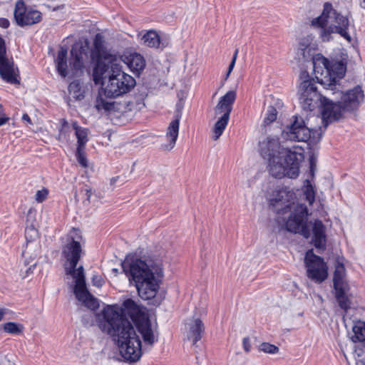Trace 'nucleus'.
<instances>
[{"mask_svg":"<svg viewBox=\"0 0 365 365\" xmlns=\"http://www.w3.org/2000/svg\"><path fill=\"white\" fill-rule=\"evenodd\" d=\"M340 79L337 78L331 86L323 85L327 91H332L333 95L341 97L340 101L334 103L333 100L318 93L314 78L309 76L307 71H302L300 73L301 83L298 88V96L302 108L305 110L312 111L320 106L324 127L340 119L344 112L356 109L364 101V92L359 86L346 93L341 92L337 87V83Z\"/></svg>","mask_w":365,"mask_h":365,"instance_id":"nucleus-1","label":"nucleus"},{"mask_svg":"<svg viewBox=\"0 0 365 365\" xmlns=\"http://www.w3.org/2000/svg\"><path fill=\"white\" fill-rule=\"evenodd\" d=\"M99 329L113 338L124 361L136 362L142 356V342L133 322L126 320L111 308L101 317Z\"/></svg>","mask_w":365,"mask_h":365,"instance_id":"nucleus-2","label":"nucleus"},{"mask_svg":"<svg viewBox=\"0 0 365 365\" xmlns=\"http://www.w3.org/2000/svg\"><path fill=\"white\" fill-rule=\"evenodd\" d=\"M130 282H134L139 296L143 299L153 298L163 276V260L157 255L143 258L126 257L121 263Z\"/></svg>","mask_w":365,"mask_h":365,"instance_id":"nucleus-3","label":"nucleus"},{"mask_svg":"<svg viewBox=\"0 0 365 365\" xmlns=\"http://www.w3.org/2000/svg\"><path fill=\"white\" fill-rule=\"evenodd\" d=\"M83 242L80 230L72 228L68 234L67 242L62 248V255L66 262L65 272L75 280L73 293L76 299L88 308L95 309L98 307V303L86 287L84 269L83 266L76 268L81 255L84 253L82 249Z\"/></svg>","mask_w":365,"mask_h":365,"instance_id":"nucleus-4","label":"nucleus"},{"mask_svg":"<svg viewBox=\"0 0 365 365\" xmlns=\"http://www.w3.org/2000/svg\"><path fill=\"white\" fill-rule=\"evenodd\" d=\"M317 46L303 38L299 44L297 56L302 63H307L313 68L317 81L325 86H331L337 78H343L346 73L345 65L339 61L330 63L327 58L320 53H315Z\"/></svg>","mask_w":365,"mask_h":365,"instance_id":"nucleus-5","label":"nucleus"},{"mask_svg":"<svg viewBox=\"0 0 365 365\" xmlns=\"http://www.w3.org/2000/svg\"><path fill=\"white\" fill-rule=\"evenodd\" d=\"M295 194L287 189L276 191L270 199V205L279 214L289 212L285 222L286 229L291 232L300 234L304 238L310 237L308 226V209L306 205L295 202Z\"/></svg>","mask_w":365,"mask_h":365,"instance_id":"nucleus-6","label":"nucleus"},{"mask_svg":"<svg viewBox=\"0 0 365 365\" xmlns=\"http://www.w3.org/2000/svg\"><path fill=\"white\" fill-rule=\"evenodd\" d=\"M93 81L101 84L105 96L116 98L128 93L135 86V80L125 73L118 61L108 66L99 64L93 68Z\"/></svg>","mask_w":365,"mask_h":365,"instance_id":"nucleus-7","label":"nucleus"},{"mask_svg":"<svg viewBox=\"0 0 365 365\" xmlns=\"http://www.w3.org/2000/svg\"><path fill=\"white\" fill-rule=\"evenodd\" d=\"M310 26L318 32L319 38L324 42L331 40L333 34H339L348 42L351 41V37L348 32V17L336 11L329 2L324 3L322 13L311 21Z\"/></svg>","mask_w":365,"mask_h":365,"instance_id":"nucleus-8","label":"nucleus"},{"mask_svg":"<svg viewBox=\"0 0 365 365\" xmlns=\"http://www.w3.org/2000/svg\"><path fill=\"white\" fill-rule=\"evenodd\" d=\"M82 50V47L80 49L72 48L68 63L67 48L61 47L54 62L56 71L62 78L69 76L71 77L78 76L83 73L84 65Z\"/></svg>","mask_w":365,"mask_h":365,"instance_id":"nucleus-9","label":"nucleus"},{"mask_svg":"<svg viewBox=\"0 0 365 365\" xmlns=\"http://www.w3.org/2000/svg\"><path fill=\"white\" fill-rule=\"evenodd\" d=\"M259 151L261 156L268 161L269 171L272 176H279L283 173L281 165L276 164L282 155L284 148L276 136L269 135L259 143Z\"/></svg>","mask_w":365,"mask_h":365,"instance_id":"nucleus-10","label":"nucleus"},{"mask_svg":"<svg viewBox=\"0 0 365 365\" xmlns=\"http://www.w3.org/2000/svg\"><path fill=\"white\" fill-rule=\"evenodd\" d=\"M236 92L230 91L225 95L222 96L215 108V117H218V120L215 123L213 128V137L217 140L222 134L225 129L230 115L232 109V105L236 99Z\"/></svg>","mask_w":365,"mask_h":365,"instance_id":"nucleus-11","label":"nucleus"},{"mask_svg":"<svg viewBox=\"0 0 365 365\" xmlns=\"http://www.w3.org/2000/svg\"><path fill=\"white\" fill-rule=\"evenodd\" d=\"M317 130L307 127L302 118L294 116L293 122L282 131V137L286 140L307 142L311 140L312 142H314L312 135Z\"/></svg>","mask_w":365,"mask_h":365,"instance_id":"nucleus-12","label":"nucleus"},{"mask_svg":"<svg viewBox=\"0 0 365 365\" xmlns=\"http://www.w3.org/2000/svg\"><path fill=\"white\" fill-rule=\"evenodd\" d=\"M307 277L316 283L323 282L328 277V267L323 258L309 250L304 257Z\"/></svg>","mask_w":365,"mask_h":365,"instance_id":"nucleus-13","label":"nucleus"},{"mask_svg":"<svg viewBox=\"0 0 365 365\" xmlns=\"http://www.w3.org/2000/svg\"><path fill=\"white\" fill-rule=\"evenodd\" d=\"M0 76L6 83L19 84V71L12 58L6 56L5 43L0 37Z\"/></svg>","mask_w":365,"mask_h":365,"instance_id":"nucleus-14","label":"nucleus"},{"mask_svg":"<svg viewBox=\"0 0 365 365\" xmlns=\"http://www.w3.org/2000/svg\"><path fill=\"white\" fill-rule=\"evenodd\" d=\"M302 158V153L295 150L284 148V155H282L276 164L282 167L283 173L279 176H274L277 178H282L287 176L290 178H295L299 173V162Z\"/></svg>","mask_w":365,"mask_h":365,"instance_id":"nucleus-15","label":"nucleus"},{"mask_svg":"<svg viewBox=\"0 0 365 365\" xmlns=\"http://www.w3.org/2000/svg\"><path fill=\"white\" fill-rule=\"evenodd\" d=\"M91 57L92 60L96 61V63L94 68H97L101 63L108 66L119 60L117 54L106 48L103 37L100 34H96L94 38Z\"/></svg>","mask_w":365,"mask_h":365,"instance_id":"nucleus-16","label":"nucleus"},{"mask_svg":"<svg viewBox=\"0 0 365 365\" xmlns=\"http://www.w3.org/2000/svg\"><path fill=\"white\" fill-rule=\"evenodd\" d=\"M14 18L16 24L20 26H31L41 21V14L32 9H27L24 2L19 0L14 9Z\"/></svg>","mask_w":365,"mask_h":365,"instance_id":"nucleus-17","label":"nucleus"},{"mask_svg":"<svg viewBox=\"0 0 365 365\" xmlns=\"http://www.w3.org/2000/svg\"><path fill=\"white\" fill-rule=\"evenodd\" d=\"M111 308L118 312L123 319L130 320L131 322L140 314V310L136 303L131 299L125 300L121 307L115 305H108L103 308V309L96 315V322L99 327V322L101 321L100 317L103 315L107 309Z\"/></svg>","mask_w":365,"mask_h":365,"instance_id":"nucleus-18","label":"nucleus"},{"mask_svg":"<svg viewBox=\"0 0 365 365\" xmlns=\"http://www.w3.org/2000/svg\"><path fill=\"white\" fill-rule=\"evenodd\" d=\"M311 231L310 237H312L311 242L316 249L324 250L327 245V234L326 227L319 220H315L313 222H310Z\"/></svg>","mask_w":365,"mask_h":365,"instance_id":"nucleus-19","label":"nucleus"},{"mask_svg":"<svg viewBox=\"0 0 365 365\" xmlns=\"http://www.w3.org/2000/svg\"><path fill=\"white\" fill-rule=\"evenodd\" d=\"M187 339L195 344L201 339L205 331V327L199 318H192L187 320L185 324Z\"/></svg>","mask_w":365,"mask_h":365,"instance_id":"nucleus-20","label":"nucleus"},{"mask_svg":"<svg viewBox=\"0 0 365 365\" xmlns=\"http://www.w3.org/2000/svg\"><path fill=\"white\" fill-rule=\"evenodd\" d=\"M180 117V111H178V114L176 115L175 119H174L170 123L167 128V132L165 135L167 143L162 145V148L165 150H171L175 145L179 133Z\"/></svg>","mask_w":365,"mask_h":365,"instance_id":"nucleus-21","label":"nucleus"},{"mask_svg":"<svg viewBox=\"0 0 365 365\" xmlns=\"http://www.w3.org/2000/svg\"><path fill=\"white\" fill-rule=\"evenodd\" d=\"M118 58L119 62L120 61L124 62L133 73H139L145 66L144 58L137 53H124Z\"/></svg>","mask_w":365,"mask_h":365,"instance_id":"nucleus-22","label":"nucleus"},{"mask_svg":"<svg viewBox=\"0 0 365 365\" xmlns=\"http://www.w3.org/2000/svg\"><path fill=\"white\" fill-rule=\"evenodd\" d=\"M137 327L138 331L143 336L144 342L151 346L153 345V344L157 341V338L152 329L149 319H145L143 317L139 323H138Z\"/></svg>","mask_w":365,"mask_h":365,"instance_id":"nucleus-23","label":"nucleus"},{"mask_svg":"<svg viewBox=\"0 0 365 365\" xmlns=\"http://www.w3.org/2000/svg\"><path fill=\"white\" fill-rule=\"evenodd\" d=\"M41 253V245L40 242L26 244L22 252V256L26 264H29L36 259Z\"/></svg>","mask_w":365,"mask_h":365,"instance_id":"nucleus-24","label":"nucleus"},{"mask_svg":"<svg viewBox=\"0 0 365 365\" xmlns=\"http://www.w3.org/2000/svg\"><path fill=\"white\" fill-rule=\"evenodd\" d=\"M72 127L77 138V148H86V143L88 142L89 130L81 127L76 121L73 122Z\"/></svg>","mask_w":365,"mask_h":365,"instance_id":"nucleus-25","label":"nucleus"},{"mask_svg":"<svg viewBox=\"0 0 365 365\" xmlns=\"http://www.w3.org/2000/svg\"><path fill=\"white\" fill-rule=\"evenodd\" d=\"M345 271L346 269L343 263L336 260L333 277L334 289H339L344 287V278L345 277Z\"/></svg>","mask_w":365,"mask_h":365,"instance_id":"nucleus-26","label":"nucleus"},{"mask_svg":"<svg viewBox=\"0 0 365 365\" xmlns=\"http://www.w3.org/2000/svg\"><path fill=\"white\" fill-rule=\"evenodd\" d=\"M141 40L145 46L150 48H158L160 43L158 34L154 31H148Z\"/></svg>","mask_w":365,"mask_h":365,"instance_id":"nucleus-27","label":"nucleus"},{"mask_svg":"<svg viewBox=\"0 0 365 365\" xmlns=\"http://www.w3.org/2000/svg\"><path fill=\"white\" fill-rule=\"evenodd\" d=\"M69 94L76 101H81L84 98V91L78 80L72 81L68 86Z\"/></svg>","mask_w":365,"mask_h":365,"instance_id":"nucleus-28","label":"nucleus"},{"mask_svg":"<svg viewBox=\"0 0 365 365\" xmlns=\"http://www.w3.org/2000/svg\"><path fill=\"white\" fill-rule=\"evenodd\" d=\"M336 298L339 307L344 311H347L350 307V301L344 292V287L339 289H335Z\"/></svg>","mask_w":365,"mask_h":365,"instance_id":"nucleus-29","label":"nucleus"},{"mask_svg":"<svg viewBox=\"0 0 365 365\" xmlns=\"http://www.w3.org/2000/svg\"><path fill=\"white\" fill-rule=\"evenodd\" d=\"M95 107L98 111L110 112L115 108V104L100 96L96 98Z\"/></svg>","mask_w":365,"mask_h":365,"instance_id":"nucleus-30","label":"nucleus"},{"mask_svg":"<svg viewBox=\"0 0 365 365\" xmlns=\"http://www.w3.org/2000/svg\"><path fill=\"white\" fill-rule=\"evenodd\" d=\"M26 244L40 242L38 232L33 225L27 226L25 230Z\"/></svg>","mask_w":365,"mask_h":365,"instance_id":"nucleus-31","label":"nucleus"},{"mask_svg":"<svg viewBox=\"0 0 365 365\" xmlns=\"http://www.w3.org/2000/svg\"><path fill=\"white\" fill-rule=\"evenodd\" d=\"M5 332L11 334H19L23 331V327L15 322H6L3 324Z\"/></svg>","mask_w":365,"mask_h":365,"instance_id":"nucleus-32","label":"nucleus"},{"mask_svg":"<svg viewBox=\"0 0 365 365\" xmlns=\"http://www.w3.org/2000/svg\"><path fill=\"white\" fill-rule=\"evenodd\" d=\"M306 185L304 189V195L309 205H312L315 200V192L309 180H306Z\"/></svg>","mask_w":365,"mask_h":365,"instance_id":"nucleus-33","label":"nucleus"},{"mask_svg":"<svg viewBox=\"0 0 365 365\" xmlns=\"http://www.w3.org/2000/svg\"><path fill=\"white\" fill-rule=\"evenodd\" d=\"M259 351H263L266 354H274L279 352V349L274 344L268 342H263L259 344Z\"/></svg>","mask_w":365,"mask_h":365,"instance_id":"nucleus-34","label":"nucleus"},{"mask_svg":"<svg viewBox=\"0 0 365 365\" xmlns=\"http://www.w3.org/2000/svg\"><path fill=\"white\" fill-rule=\"evenodd\" d=\"M86 148H76V157L78 163L83 168L88 167V160L86 156Z\"/></svg>","mask_w":365,"mask_h":365,"instance_id":"nucleus-35","label":"nucleus"},{"mask_svg":"<svg viewBox=\"0 0 365 365\" xmlns=\"http://www.w3.org/2000/svg\"><path fill=\"white\" fill-rule=\"evenodd\" d=\"M277 109L273 106L269 107L267 109L266 117L264 118V123L269 124V123H271L275 121V120L277 119Z\"/></svg>","mask_w":365,"mask_h":365,"instance_id":"nucleus-36","label":"nucleus"},{"mask_svg":"<svg viewBox=\"0 0 365 365\" xmlns=\"http://www.w3.org/2000/svg\"><path fill=\"white\" fill-rule=\"evenodd\" d=\"M68 129V123L67 121L63 120L62 123L61 128L59 130V133L58 135L57 139L59 141H65L67 140L68 136L66 135L67 130Z\"/></svg>","mask_w":365,"mask_h":365,"instance_id":"nucleus-37","label":"nucleus"},{"mask_svg":"<svg viewBox=\"0 0 365 365\" xmlns=\"http://www.w3.org/2000/svg\"><path fill=\"white\" fill-rule=\"evenodd\" d=\"M48 190L46 188H43L38 190L35 195V200L38 202H43L48 197Z\"/></svg>","mask_w":365,"mask_h":365,"instance_id":"nucleus-38","label":"nucleus"},{"mask_svg":"<svg viewBox=\"0 0 365 365\" xmlns=\"http://www.w3.org/2000/svg\"><path fill=\"white\" fill-rule=\"evenodd\" d=\"M81 192L85 196V200H83L84 203H90L91 202V197L92 195V190L91 187L86 186L84 188H82L81 190Z\"/></svg>","mask_w":365,"mask_h":365,"instance_id":"nucleus-39","label":"nucleus"},{"mask_svg":"<svg viewBox=\"0 0 365 365\" xmlns=\"http://www.w3.org/2000/svg\"><path fill=\"white\" fill-rule=\"evenodd\" d=\"M9 120V118L6 117L3 106L0 104V126L6 123Z\"/></svg>","mask_w":365,"mask_h":365,"instance_id":"nucleus-40","label":"nucleus"},{"mask_svg":"<svg viewBox=\"0 0 365 365\" xmlns=\"http://www.w3.org/2000/svg\"><path fill=\"white\" fill-rule=\"evenodd\" d=\"M242 345L244 350L248 353L251 349L250 339L249 337H245L242 340Z\"/></svg>","mask_w":365,"mask_h":365,"instance_id":"nucleus-41","label":"nucleus"},{"mask_svg":"<svg viewBox=\"0 0 365 365\" xmlns=\"http://www.w3.org/2000/svg\"><path fill=\"white\" fill-rule=\"evenodd\" d=\"M92 282L93 283V285L100 287L103 284V280L101 276L95 275L92 278Z\"/></svg>","mask_w":365,"mask_h":365,"instance_id":"nucleus-42","label":"nucleus"},{"mask_svg":"<svg viewBox=\"0 0 365 365\" xmlns=\"http://www.w3.org/2000/svg\"><path fill=\"white\" fill-rule=\"evenodd\" d=\"M235 63H236V61H232V60L231 61V62H230V65L228 66V69H227V73H226L225 77V81H226L229 78L230 73H232V70H233V68H234V67L235 66Z\"/></svg>","mask_w":365,"mask_h":365,"instance_id":"nucleus-43","label":"nucleus"},{"mask_svg":"<svg viewBox=\"0 0 365 365\" xmlns=\"http://www.w3.org/2000/svg\"><path fill=\"white\" fill-rule=\"evenodd\" d=\"M9 26V21L5 18H0V27L6 29Z\"/></svg>","mask_w":365,"mask_h":365,"instance_id":"nucleus-44","label":"nucleus"},{"mask_svg":"<svg viewBox=\"0 0 365 365\" xmlns=\"http://www.w3.org/2000/svg\"><path fill=\"white\" fill-rule=\"evenodd\" d=\"M359 344L357 345V347L355 349V354L359 358L360 356H362V354L365 351L364 350H362L361 348L359 347Z\"/></svg>","mask_w":365,"mask_h":365,"instance_id":"nucleus-45","label":"nucleus"},{"mask_svg":"<svg viewBox=\"0 0 365 365\" xmlns=\"http://www.w3.org/2000/svg\"><path fill=\"white\" fill-rule=\"evenodd\" d=\"M22 120L27 122L29 124H32L30 117L26 113L23 115Z\"/></svg>","mask_w":365,"mask_h":365,"instance_id":"nucleus-46","label":"nucleus"},{"mask_svg":"<svg viewBox=\"0 0 365 365\" xmlns=\"http://www.w3.org/2000/svg\"><path fill=\"white\" fill-rule=\"evenodd\" d=\"M356 365H365V357L362 359L356 358Z\"/></svg>","mask_w":365,"mask_h":365,"instance_id":"nucleus-47","label":"nucleus"},{"mask_svg":"<svg viewBox=\"0 0 365 365\" xmlns=\"http://www.w3.org/2000/svg\"><path fill=\"white\" fill-rule=\"evenodd\" d=\"M238 52H239V49L238 48H236L235 52H234V54H233V56H232V61H237V55H238Z\"/></svg>","mask_w":365,"mask_h":365,"instance_id":"nucleus-48","label":"nucleus"},{"mask_svg":"<svg viewBox=\"0 0 365 365\" xmlns=\"http://www.w3.org/2000/svg\"><path fill=\"white\" fill-rule=\"evenodd\" d=\"M5 314H6L5 309L0 308V322L3 319Z\"/></svg>","mask_w":365,"mask_h":365,"instance_id":"nucleus-49","label":"nucleus"},{"mask_svg":"<svg viewBox=\"0 0 365 365\" xmlns=\"http://www.w3.org/2000/svg\"><path fill=\"white\" fill-rule=\"evenodd\" d=\"M118 178V177H117V178H111V179H110V184H111V185H114V184H115V182L117 181Z\"/></svg>","mask_w":365,"mask_h":365,"instance_id":"nucleus-50","label":"nucleus"},{"mask_svg":"<svg viewBox=\"0 0 365 365\" xmlns=\"http://www.w3.org/2000/svg\"><path fill=\"white\" fill-rule=\"evenodd\" d=\"M310 171L312 173V175H314V164L312 163H311V164H310Z\"/></svg>","mask_w":365,"mask_h":365,"instance_id":"nucleus-51","label":"nucleus"},{"mask_svg":"<svg viewBox=\"0 0 365 365\" xmlns=\"http://www.w3.org/2000/svg\"><path fill=\"white\" fill-rule=\"evenodd\" d=\"M33 213L32 210H29L27 214V217H30Z\"/></svg>","mask_w":365,"mask_h":365,"instance_id":"nucleus-52","label":"nucleus"},{"mask_svg":"<svg viewBox=\"0 0 365 365\" xmlns=\"http://www.w3.org/2000/svg\"><path fill=\"white\" fill-rule=\"evenodd\" d=\"M112 272L116 275L118 273V270L117 269H113Z\"/></svg>","mask_w":365,"mask_h":365,"instance_id":"nucleus-53","label":"nucleus"},{"mask_svg":"<svg viewBox=\"0 0 365 365\" xmlns=\"http://www.w3.org/2000/svg\"><path fill=\"white\" fill-rule=\"evenodd\" d=\"M361 6L365 9V0H363L362 3H361Z\"/></svg>","mask_w":365,"mask_h":365,"instance_id":"nucleus-54","label":"nucleus"}]
</instances>
